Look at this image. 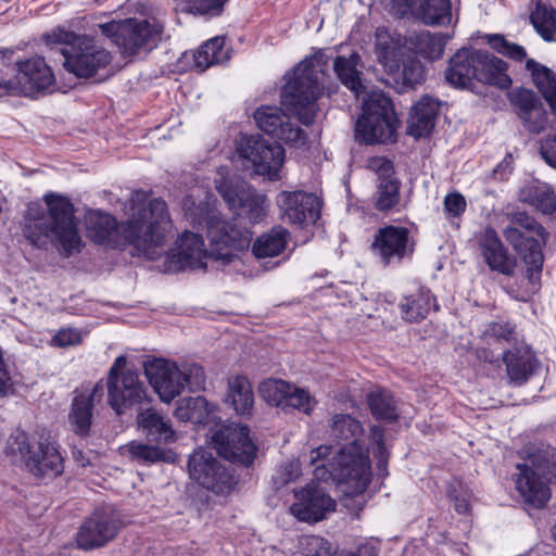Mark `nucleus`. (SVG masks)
<instances>
[{"label": "nucleus", "mask_w": 556, "mask_h": 556, "mask_svg": "<svg viewBox=\"0 0 556 556\" xmlns=\"http://www.w3.org/2000/svg\"><path fill=\"white\" fill-rule=\"evenodd\" d=\"M126 364L127 358L125 355L117 356L108 371L106 381L115 380L121 377L125 371L123 369L125 368Z\"/></svg>", "instance_id": "338daca9"}, {"label": "nucleus", "mask_w": 556, "mask_h": 556, "mask_svg": "<svg viewBox=\"0 0 556 556\" xmlns=\"http://www.w3.org/2000/svg\"><path fill=\"white\" fill-rule=\"evenodd\" d=\"M182 210L185 216L193 226L206 229V235L208 233V227L220 217L213 211L207 202L201 201L197 203L191 195L184 198Z\"/></svg>", "instance_id": "49530a36"}, {"label": "nucleus", "mask_w": 556, "mask_h": 556, "mask_svg": "<svg viewBox=\"0 0 556 556\" xmlns=\"http://www.w3.org/2000/svg\"><path fill=\"white\" fill-rule=\"evenodd\" d=\"M277 204L282 216L290 224L300 227L314 225L320 217L321 201L311 192L302 190L281 191L277 195Z\"/></svg>", "instance_id": "b1692460"}, {"label": "nucleus", "mask_w": 556, "mask_h": 556, "mask_svg": "<svg viewBox=\"0 0 556 556\" xmlns=\"http://www.w3.org/2000/svg\"><path fill=\"white\" fill-rule=\"evenodd\" d=\"M383 7L395 16L415 14L417 0H381Z\"/></svg>", "instance_id": "052dcab7"}, {"label": "nucleus", "mask_w": 556, "mask_h": 556, "mask_svg": "<svg viewBox=\"0 0 556 556\" xmlns=\"http://www.w3.org/2000/svg\"><path fill=\"white\" fill-rule=\"evenodd\" d=\"M210 414L208 402L203 396L185 397L177 402L174 416L184 422L205 424Z\"/></svg>", "instance_id": "79ce46f5"}, {"label": "nucleus", "mask_w": 556, "mask_h": 556, "mask_svg": "<svg viewBox=\"0 0 556 556\" xmlns=\"http://www.w3.org/2000/svg\"><path fill=\"white\" fill-rule=\"evenodd\" d=\"M238 151L241 157L252 163L256 174L273 181L280 178L286 152L279 142H270L261 135L247 136L241 139Z\"/></svg>", "instance_id": "dca6fc26"}, {"label": "nucleus", "mask_w": 556, "mask_h": 556, "mask_svg": "<svg viewBox=\"0 0 556 556\" xmlns=\"http://www.w3.org/2000/svg\"><path fill=\"white\" fill-rule=\"evenodd\" d=\"M506 240L519 252L527 266L526 275L520 278L517 288L510 287L508 293L518 301H529L540 289L543 266V253L538 240L525 238L516 228L504 230Z\"/></svg>", "instance_id": "9b49d317"}, {"label": "nucleus", "mask_w": 556, "mask_h": 556, "mask_svg": "<svg viewBox=\"0 0 556 556\" xmlns=\"http://www.w3.org/2000/svg\"><path fill=\"white\" fill-rule=\"evenodd\" d=\"M152 191L135 190L131 197V216L118 223L117 218L101 210L85 214L87 237L94 244L112 249L134 247L148 258H154L155 249L163 247L172 226L167 203L162 198L150 199Z\"/></svg>", "instance_id": "f03ea898"}, {"label": "nucleus", "mask_w": 556, "mask_h": 556, "mask_svg": "<svg viewBox=\"0 0 556 556\" xmlns=\"http://www.w3.org/2000/svg\"><path fill=\"white\" fill-rule=\"evenodd\" d=\"M14 381L4 362L3 351L0 348V397L13 394Z\"/></svg>", "instance_id": "e2e57ef3"}, {"label": "nucleus", "mask_w": 556, "mask_h": 556, "mask_svg": "<svg viewBox=\"0 0 556 556\" xmlns=\"http://www.w3.org/2000/svg\"><path fill=\"white\" fill-rule=\"evenodd\" d=\"M368 168L376 173L381 181L394 179V167L392 162L384 156H374L368 160Z\"/></svg>", "instance_id": "bf43d9fd"}, {"label": "nucleus", "mask_w": 556, "mask_h": 556, "mask_svg": "<svg viewBox=\"0 0 556 556\" xmlns=\"http://www.w3.org/2000/svg\"><path fill=\"white\" fill-rule=\"evenodd\" d=\"M488 43L498 53L515 61L526 60L527 52L522 46L507 41L502 35H488Z\"/></svg>", "instance_id": "5fc2aeb1"}, {"label": "nucleus", "mask_w": 556, "mask_h": 556, "mask_svg": "<svg viewBox=\"0 0 556 556\" xmlns=\"http://www.w3.org/2000/svg\"><path fill=\"white\" fill-rule=\"evenodd\" d=\"M515 327L509 323L496 321L491 323L485 329V336L496 339L509 341L513 339Z\"/></svg>", "instance_id": "680f3d73"}, {"label": "nucleus", "mask_w": 556, "mask_h": 556, "mask_svg": "<svg viewBox=\"0 0 556 556\" xmlns=\"http://www.w3.org/2000/svg\"><path fill=\"white\" fill-rule=\"evenodd\" d=\"M190 479L216 495H229L239 483L235 469L223 465L210 451L195 450L188 459Z\"/></svg>", "instance_id": "1a4fd4ad"}, {"label": "nucleus", "mask_w": 556, "mask_h": 556, "mask_svg": "<svg viewBox=\"0 0 556 556\" xmlns=\"http://www.w3.org/2000/svg\"><path fill=\"white\" fill-rule=\"evenodd\" d=\"M481 51L475 49H459L448 62L445 78L455 87H466L477 79V71L481 63Z\"/></svg>", "instance_id": "c85d7f7f"}, {"label": "nucleus", "mask_w": 556, "mask_h": 556, "mask_svg": "<svg viewBox=\"0 0 556 556\" xmlns=\"http://www.w3.org/2000/svg\"><path fill=\"white\" fill-rule=\"evenodd\" d=\"M516 226H511L510 228L518 229L525 238H532L538 240L540 243V248L546 241V231L545 229L531 216L526 213H518L516 215ZM507 227L506 229H508Z\"/></svg>", "instance_id": "864d4df0"}, {"label": "nucleus", "mask_w": 556, "mask_h": 556, "mask_svg": "<svg viewBox=\"0 0 556 556\" xmlns=\"http://www.w3.org/2000/svg\"><path fill=\"white\" fill-rule=\"evenodd\" d=\"M526 70L531 74L534 85L549 104L553 116H556V74L533 59L526 60Z\"/></svg>", "instance_id": "ea45409f"}, {"label": "nucleus", "mask_w": 556, "mask_h": 556, "mask_svg": "<svg viewBox=\"0 0 556 556\" xmlns=\"http://www.w3.org/2000/svg\"><path fill=\"white\" fill-rule=\"evenodd\" d=\"M101 34L117 46L128 56L137 55L141 50H152L161 41L164 25L153 20L128 17L99 24Z\"/></svg>", "instance_id": "6e6552de"}, {"label": "nucleus", "mask_w": 556, "mask_h": 556, "mask_svg": "<svg viewBox=\"0 0 556 556\" xmlns=\"http://www.w3.org/2000/svg\"><path fill=\"white\" fill-rule=\"evenodd\" d=\"M216 190L230 210H239L252 224L262 222L267 215V197L245 181L222 178Z\"/></svg>", "instance_id": "2eb2a0df"}, {"label": "nucleus", "mask_w": 556, "mask_h": 556, "mask_svg": "<svg viewBox=\"0 0 556 556\" xmlns=\"http://www.w3.org/2000/svg\"><path fill=\"white\" fill-rule=\"evenodd\" d=\"M184 376L186 378V386L190 391H198L205 387V374L202 366L191 364L184 368Z\"/></svg>", "instance_id": "13d9d810"}, {"label": "nucleus", "mask_w": 556, "mask_h": 556, "mask_svg": "<svg viewBox=\"0 0 556 556\" xmlns=\"http://www.w3.org/2000/svg\"><path fill=\"white\" fill-rule=\"evenodd\" d=\"M15 66L14 77L0 78V89L8 94L36 97L55 84L53 71L43 56L35 55L17 61Z\"/></svg>", "instance_id": "f8f14e48"}, {"label": "nucleus", "mask_w": 556, "mask_h": 556, "mask_svg": "<svg viewBox=\"0 0 556 556\" xmlns=\"http://www.w3.org/2000/svg\"><path fill=\"white\" fill-rule=\"evenodd\" d=\"M294 556H348V552L339 549L320 535L311 534L299 539Z\"/></svg>", "instance_id": "a18cd8bd"}, {"label": "nucleus", "mask_w": 556, "mask_h": 556, "mask_svg": "<svg viewBox=\"0 0 556 556\" xmlns=\"http://www.w3.org/2000/svg\"><path fill=\"white\" fill-rule=\"evenodd\" d=\"M104 388L108 389V404L117 415L149 399L139 374L132 369H125L117 379L105 381Z\"/></svg>", "instance_id": "5701e85b"}, {"label": "nucleus", "mask_w": 556, "mask_h": 556, "mask_svg": "<svg viewBox=\"0 0 556 556\" xmlns=\"http://www.w3.org/2000/svg\"><path fill=\"white\" fill-rule=\"evenodd\" d=\"M42 201L46 207L39 201H31L26 206L24 217L27 238L35 244L49 240L65 257L79 253L84 243L71 198L49 191L43 194Z\"/></svg>", "instance_id": "7ed1b4c3"}, {"label": "nucleus", "mask_w": 556, "mask_h": 556, "mask_svg": "<svg viewBox=\"0 0 556 556\" xmlns=\"http://www.w3.org/2000/svg\"><path fill=\"white\" fill-rule=\"evenodd\" d=\"M125 527L119 510L112 505H102L83 520L75 541L83 551L97 549L114 541Z\"/></svg>", "instance_id": "9d476101"}, {"label": "nucleus", "mask_w": 556, "mask_h": 556, "mask_svg": "<svg viewBox=\"0 0 556 556\" xmlns=\"http://www.w3.org/2000/svg\"><path fill=\"white\" fill-rule=\"evenodd\" d=\"M359 58L350 54V90L362 99V114L355 124V138L374 144L392 140L396 117L391 100L379 90H367L356 70Z\"/></svg>", "instance_id": "20e7f679"}, {"label": "nucleus", "mask_w": 556, "mask_h": 556, "mask_svg": "<svg viewBox=\"0 0 556 556\" xmlns=\"http://www.w3.org/2000/svg\"><path fill=\"white\" fill-rule=\"evenodd\" d=\"M289 513L300 522L316 525L336 511L337 501L314 480L294 491Z\"/></svg>", "instance_id": "f3484780"}, {"label": "nucleus", "mask_w": 556, "mask_h": 556, "mask_svg": "<svg viewBox=\"0 0 556 556\" xmlns=\"http://www.w3.org/2000/svg\"><path fill=\"white\" fill-rule=\"evenodd\" d=\"M252 237L253 232L248 227L219 217L208 227L210 257L220 261L224 265H229L237 257L235 251L241 252L249 249Z\"/></svg>", "instance_id": "4468645a"}, {"label": "nucleus", "mask_w": 556, "mask_h": 556, "mask_svg": "<svg viewBox=\"0 0 556 556\" xmlns=\"http://www.w3.org/2000/svg\"><path fill=\"white\" fill-rule=\"evenodd\" d=\"M143 372L162 402H172L185 390L186 378L175 362L163 357L148 359Z\"/></svg>", "instance_id": "412c9836"}, {"label": "nucleus", "mask_w": 556, "mask_h": 556, "mask_svg": "<svg viewBox=\"0 0 556 556\" xmlns=\"http://www.w3.org/2000/svg\"><path fill=\"white\" fill-rule=\"evenodd\" d=\"M225 404L238 416L250 418L254 412V391L251 381L243 375L228 379Z\"/></svg>", "instance_id": "2f4dec72"}, {"label": "nucleus", "mask_w": 556, "mask_h": 556, "mask_svg": "<svg viewBox=\"0 0 556 556\" xmlns=\"http://www.w3.org/2000/svg\"><path fill=\"white\" fill-rule=\"evenodd\" d=\"M528 455V462L518 464L515 475V486L520 497L534 507H543L551 498V489L546 478L547 465L540 456Z\"/></svg>", "instance_id": "a211bd4d"}, {"label": "nucleus", "mask_w": 556, "mask_h": 556, "mask_svg": "<svg viewBox=\"0 0 556 556\" xmlns=\"http://www.w3.org/2000/svg\"><path fill=\"white\" fill-rule=\"evenodd\" d=\"M127 448L131 459L142 465L173 460L172 452L164 448L163 444L131 441L128 443Z\"/></svg>", "instance_id": "c03bdc74"}, {"label": "nucleus", "mask_w": 556, "mask_h": 556, "mask_svg": "<svg viewBox=\"0 0 556 556\" xmlns=\"http://www.w3.org/2000/svg\"><path fill=\"white\" fill-rule=\"evenodd\" d=\"M43 40L51 49L61 46L64 68L78 78L94 76L112 61L111 53L98 46L92 37L78 35L61 26L46 33Z\"/></svg>", "instance_id": "423d86ee"}, {"label": "nucleus", "mask_w": 556, "mask_h": 556, "mask_svg": "<svg viewBox=\"0 0 556 556\" xmlns=\"http://www.w3.org/2000/svg\"><path fill=\"white\" fill-rule=\"evenodd\" d=\"M258 391L267 404L281 408L285 413L296 409L309 415L316 405V401L307 391L281 379L262 382Z\"/></svg>", "instance_id": "4be33fe9"}, {"label": "nucleus", "mask_w": 556, "mask_h": 556, "mask_svg": "<svg viewBox=\"0 0 556 556\" xmlns=\"http://www.w3.org/2000/svg\"><path fill=\"white\" fill-rule=\"evenodd\" d=\"M230 59L226 49V37L215 36L203 42L193 52V70L203 73L207 68L227 62Z\"/></svg>", "instance_id": "e433bc0d"}, {"label": "nucleus", "mask_w": 556, "mask_h": 556, "mask_svg": "<svg viewBox=\"0 0 556 556\" xmlns=\"http://www.w3.org/2000/svg\"><path fill=\"white\" fill-rule=\"evenodd\" d=\"M210 257L202 235L185 230L176 240L175 247L165 256L164 270L180 273L186 269L206 268L205 258Z\"/></svg>", "instance_id": "6ab92c4d"}, {"label": "nucleus", "mask_w": 556, "mask_h": 556, "mask_svg": "<svg viewBox=\"0 0 556 556\" xmlns=\"http://www.w3.org/2000/svg\"><path fill=\"white\" fill-rule=\"evenodd\" d=\"M346 420H348V415L336 414L331 419V421H332L331 428H332L333 432H337V431L342 432Z\"/></svg>", "instance_id": "774afa93"}, {"label": "nucleus", "mask_w": 556, "mask_h": 556, "mask_svg": "<svg viewBox=\"0 0 556 556\" xmlns=\"http://www.w3.org/2000/svg\"><path fill=\"white\" fill-rule=\"evenodd\" d=\"M479 249L485 263L492 270L511 275L515 268L514 260L508 255L495 230L486 228L479 237Z\"/></svg>", "instance_id": "7c9ffc66"}, {"label": "nucleus", "mask_w": 556, "mask_h": 556, "mask_svg": "<svg viewBox=\"0 0 556 556\" xmlns=\"http://www.w3.org/2000/svg\"><path fill=\"white\" fill-rule=\"evenodd\" d=\"M331 59L327 49H316L289 71L280 91V103L287 114L279 106L261 105L253 114L257 127L288 144L304 146L308 140L307 134L290 122V115L304 126L314 124L317 101L324 93Z\"/></svg>", "instance_id": "f257e3e1"}, {"label": "nucleus", "mask_w": 556, "mask_h": 556, "mask_svg": "<svg viewBox=\"0 0 556 556\" xmlns=\"http://www.w3.org/2000/svg\"><path fill=\"white\" fill-rule=\"evenodd\" d=\"M378 542L372 539H362L354 543V549L350 556H377Z\"/></svg>", "instance_id": "0e129e2a"}, {"label": "nucleus", "mask_w": 556, "mask_h": 556, "mask_svg": "<svg viewBox=\"0 0 556 556\" xmlns=\"http://www.w3.org/2000/svg\"><path fill=\"white\" fill-rule=\"evenodd\" d=\"M81 341V332L75 328H61L51 339L52 345L58 348L75 346Z\"/></svg>", "instance_id": "4d7b16f0"}, {"label": "nucleus", "mask_w": 556, "mask_h": 556, "mask_svg": "<svg viewBox=\"0 0 556 556\" xmlns=\"http://www.w3.org/2000/svg\"><path fill=\"white\" fill-rule=\"evenodd\" d=\"M399 306L402 318L408 323H419L428 316L431 309H438L434 296L429 289L424 287L403 296Z\"/></svg>", "instance_id": "72a5a7b5"}, {"label": "nucleus", "mask_w": 556, "mask_h": 556, "mask_svg": "<svg viewBox=\"0 0 556 556\" xmlns=\"http://www.w3.org/2000/svg\"><path fill=\"white\" fill-rule=\"evenodd\" d=\"M444 214L446 218H458L460 217L467 207V202L465 197L457 192H450L444 198Z\"/></svg>", "instance_id": "6e6d98bb"}, {"label": "nucleus", "mask_w": 556, "mask_h": 556, "mask_svg": "<svg viewBox=\"0 0 556 556\" xmlns=\"http://www.w3.org/2000/svg\"><path fill=\"white\" fill-rule=\"evenodd\" d=\"M5 454L18 457L27 471L36 478H55L64 471L60 446L50 437H41L35 445L26 431L17 430L9 437Z\"/></svg>", "instance_id": "0eeeda50"}, {"label": "nucleus", "mask_w": 556, "mask_h": 556, "mask_svg": "<svg viewBox=\"0 0 556 556\" xmlns=\"http://www.w3.org/2000/svg\"><path fill=\"white\" fill-rule=\"evenodd\" d=\"M289 231L283 227H274L258 236L252 245V253L257 258L275 257L281 254L288 243Z\"/></svg>", "instance_id": "a19ab883"}, {"label": "nucleus", "mask_w": 556, "mask_h": 556, "mask_svg": "<svg viewBox=\"0 0 556 556\" xmlns=\"http://www.w3.org/2000/svg\"><path fill=\"white\" fill-rule=\"evenodd\" d=\"M333 71L342 85L348 87V58L337 56L333 61Z\"/></svg>", "instance_id": "69168bd1"}, {"label": "nucleus", "mask_w": 556, "mask_h": 556, "mask_svg": "<svg viewBox=\"0 0 556 556\" xmlns=\"http://www.w3.org/2000/svg\"><path fill=\"white\" fill-rule=\"evenodd\" d=\"M311 454L315 465L314 479L334 484L348 495V446L343 444L333 452L332 445H319Z\"/></svg>", "instance_id": "aec40b11"}, {"label": "nucleus", "mask_w": 556, "mask_h": 556, "mask_svg": "<svg viewBox=\"0 0 556 556\" xmlns=\"http://www.w3.org/2000/svg\"><path fill=\"white\" fill-rule=\"evenodd\" d=\"M531 22L546 41L556 42V10L540 2L531 13Z\"/></svg>", "instance_id": "de8ad7c7"}, {"label": "nucleus", "mask_w": 556, "mask_h": 556, "mask_svg": "<svg viewBox=\"0 0 556 556\" xmlns=\"http://www.w3.org/2000/svg\"><path fill=\"white\" fill-rule=\"evenodd\" d=\"M182 11L206 20L220 16L230 0H178Z\"/></svg>", "instance_id": "3c124183"}, {"label": "nucleus", "mask_w": 556, "mask_h": 556, "mask_svg": "<svg viewBox=\"0 0 556 556\" xmlns=\"http://www.w3.org/2000/svg\"><path fill=\"white\" fill-rule=\"evenodd\" d=\"M386 264L401 261L413 252L409 230L402 226H386L379 229L372 242Z\"/></svg>", "instance_id": "a878e982"}, {"label": "nucleus", "mask_w": 556, "mask_h": 556, "mask_svg": "<svg viewBox=\"0 0 556 556\" xmlns=\"http://www.w3.org/2000/svg\"><path fill=\"white\" fill-rule=\"evenodd\" d=\"M399 92L415 88L425 81V67L415 56L404 55L403 61L394 64V68L386 72Z\"/></svg>", "instance_id": "f704fd0d"}, {"label": "nucleus", "mask_w": 556, "mask_h": 556, "mask_svg": "<svg viewBox=\"0 0 556 556\" xmlns=\"http://www.w3.org/2000/svg\"><path fill=\"white\" fill-rule=\"evenodd\" d=\"M503 361L510 382L518 386L533 375L536 366L535 356L528 350L507 351L503 355Z\"/></svg>", "instance_id": "4c0bfd02"}, {"label": "nucleus", "mask_w": 556, "mask_h": 556, "mask_svg": "<svg viewBox=\"0 0 556 556\" xmlns=\"http://www.w3.org/2000/svg\"><path fill=\"white\" fill-rule=\"evenodd\" d=\"M139 430L149 443L167 445L177 440L169 419H165L156 409L149 407L137 415Z\"/></svg>", "instance_id": "c756f323"}, {"label": "nucleus", "mask_w": 556, "mask_h": 556, "mask_svg": "<svg viewBox=\"0 0 556 556\" xmlns=\"http://www.w3.org/2000/svg\"><path fill=\"white\" fill-rule=\"evenodd\" d=\"M415 15L425 24L444 25L451 20L450 0H417Z\"/></svg>", "instance_id": "37998d69"}, {"label": "nucleus", "mask_w": 556, "mask_h": 556, "mask_svg": "<svg viewBox=\"0 0 556 556\" xmlns=\"http://www.w3.org/2000/svg\"><path fill=\"white\" fill-rule=\"evenodd\" d=\"M104 395V380L100 379L90 390L77 393L71 404L68 422L75 434L86 438L90 434L93 408Z\"/></svg>", "instance_id": "393cba45"}, {"label": "nucleus", "mask_w": 556, "mask_h": 556, "mask_svg": "<svg viewBox=\"0 0 556 556\" xmlns=\"http://www.w3.org/2000/svg\"><path fill=\"white\" fill-rule=\"evenodd\" d=\"M508 100L531 132L538 134L546 127L547 113L533 91L525 88L514 89L508 92Z\"/></svg>", "instance_id": "bb28decb"}, {"label": "nucleus", "mask_w": 556, "mask_h": 556, "mask_svg": "<svg viewBox=\"0 0 556 556\" xmlns=\"http://www.w3.org/2000/svg\"><path fill=\"white\" fill-rule=\"evenodd\" d=\"M438 113V102L431 97H422L412 108L407 132L415 138L428 137L434 128Z\"/></svg>", "instance_id": "473e14b6"}, {"label": "nucleus", "mask_w": 556, "mask_h": 556, "mask_svg": "<svg viewBox=\"0 0 556 556\" xmlns=\"http://www.w3.org/2000/svg\"><path fill=\"white\" fill-rule=\"evenodd\" d=\"M481 63L477 71V79L480 83L493 85L506 89L511 85V79L507 74V64L503 60L481 51Z\"/></svg>", "instance_id": "58836bf2"}, {"label": "nucleus", "mask_w": 556, "mask_h": 556, "mask_svg": "<svg viewBox=\"0 0 556 556\" xmlns=\"http://www.w3.org/2000/svg\"><path fill=\"white\" fill-rule=\"evenodd\" d=\"M519 200L556 218V194L547 184L536 180L528 182L520 189Z\"/></svg>", "instance_id": "c9c22d12"}, {"label": "nucleus", "mask_w": 556, "mask_h": 556, "mask_svg": "<svg viewBox=\"0 0 556 556\" xmlns=\"http://www.w3.org/2000/svg\"><path fill=\"white\" fill-rule=\"evenodd\" d=\"M415 52L429 60H437L442 56L445 41L442 36L422 31L409 37Z\"/></svg>", "instance_id": "09e8293b"}, {"label": "nucleus", "mask_w": 556, "mask_h": 556, "mask_svg": "<svg viewBox=\"0 0 556 556\" xmlns=\"http://www.w3.org/2000/svg\"><path fill=\"white\" fill-rule=\"evenodd\" d=\"M212 443L222 458L244 468L253 466L258 451L247 425H222L212 434Z\"/></svg>", "instance_id": "ddd939ff"}, {"label": "nucleus", "mask_w": 556, "mask_h": 556, "mask_svg": "<svg viewBox=\"0 0 556 556\" xmlns=\"http://www.w3.org/2000/svg\"><path fill=\"white\" fill-rule=\"evenodd\" d=\"M400 182L397 179L381 181L378 186L376 205L380 211H389L399 203Z\"/></svg>", "instance_id": "603ef678"}, {"label": "nucleus", "mask_w": 556, "mask_h": 556, "mask_svg": "<svg viewBox=\"0 0 556 556\" xmlns=\"http://www.w3.org/2000/svg\"><path fill=\"white\" fill-rule=\"evenodd\" d=\"M350 511L352 506L361 510L366 501L365 494L371 481V463L369 447L378 459L377 466L381 470L387 464V450L384 446V432L379 426H372L367 434L358 420L350 418Z\"/></svg>", "instance_id": "39448f33"}, {"label": "nucleus", "mask_w": 556, "mask_h": 556, "mask_svg": "<svg viewBox=\"0 0 556 556\" xmlns=\"http://www.w3.org/2000/svg\"><path fill=\"white\" fill-rule=\"evenodd\" d=\"M374 54L384 72L394 68L406 54V39L399 33L384 26L377 27L374 38Z\"/></svg>", "instance_id": "cd10ccee"}, {"label": "nucleus", "mask_w": 556, "mask_h": 556, "mask_svg": "<svg viewBox=\"0 0 556 556\" xmlns=\"http://www.w3.org/2000/svg\"><path fill=\"white\" fill-rule=\"evenodd\" d=\"M367 403L372 415L382 420H394L397 417L393 397L386 391L375 389L367 395Z\"/></svg>", "instance_id": "8fccbe9b"}]
</instances>
